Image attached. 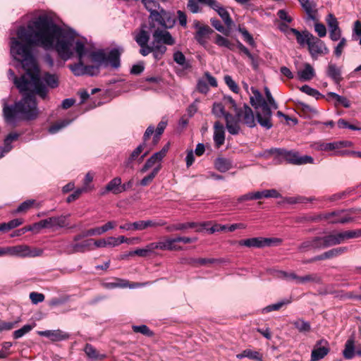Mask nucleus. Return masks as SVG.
I'll use <instances>...</instances> for the list:
<instances>
[{
	"label": "nucleus",
	"mask_w": 361,
	"mask_h": 361,
	"mask_svg": "<svg viewBox=\"0 0 361 361\" xmlns=\"http://www.w3.org/2000/svg\"><path fill=\"white\" fill-rule=\"evenodd\" d=\"M11 54L21 63L25 71L19 80H15V85L23 95L22 99L13 106L4 104L3 109L6 121L15 124L20 119H35L39 114L35 95L42 99H48L49 88L57 87L59 81L56 74L44 73L39 76L32 50L28 46H23L16 37L11 38Z\"/></svg>",
	"instance_id": "obj_1"
},
{
	"label": "nucleus",
	"mask_w": 361,
	"mask_h": 361,
	"mask_svg": "<svg viewBox=\"0 0 361 361\" xmlns=\"http://www.w3.org/2000/svg\"><path fill=\"white\" fill-rule=\"evenodd\" d=\"M23 46H28L32 50V46L42 47L45 50L54 49L63 61L73 56V49L78 41L66 35L62 29L46 15L39 16L35 20L28 23L26 27L20 26L16 32Z\"/></svg>",
	"instance_id": "obj_2"
},
{
	"label": "nucleus",
	"mask_w": 361,
	"mask_h": 361,
	"mask_svg": "<svg viewBox=\"0 0 361 361\" xmlns=\"http://www.w3.org/2000/svg\"><path fill=\"white\" fill-rule=\"evenodd\" d=\"M251 91L250 104L256 109L257 120L261 126L270 129L272 127V112L259 91L255 87H251Z\"/></svg>",
	"instance_id": "obj_3"
},
{
	"label": "nucleus",
	"mask_w": 361,
	"mask_h": 361,
	"mask_svg": "<svg viewBox=\"0 0 361 361\" xmlns=\"http://www.w3.org/2000/svg\"><path fill=\"white\" fill-rule=\"evenodd\" d=\"M152 37L151 47L153 56L156 60H159L167 50L166 45L172 46L175 44L176 40L169 31L159 28L154 30Z\"/></svg>",
	"instance_id": "obj_4"
},
{
	"label": "nucleus",
	"mask_w": 361,
	"mask_h": 361,
	"mask_svg": "<svg viewBox=\"0 0 361 361\" xmlns=\"http://www.w3.org/2000/svg\"><path fill=\"white\" fill-rule=\"evenodd\" d=\"M75 51L78 57V62L71 64L68 67L76 76L85 75V57L86 56V49L83 42L78 41L75 44Z\"/></svg>",
	"instance_id": "obj_5"
},
{
	"label": "nucleus",
	"mask_w": 361,
	"mask_h": 361,
	"mask_svg": "<svg viewBox=\"0 0 361 361\" xmlns=\"http://www.w3.org/2000/svg\"><path fill=\"white\" fill-rule=\"evenodd\" d=\"M279 238H269L262 237L250 238L240 240L238 242L240 246H245L250 248H262L271 246L274 243H281Z\"/></svg>",
	"instance_id": "obj_6"
},
{
	"label": "nucleus",
	"mask_w": 361,
	"mask_h": 361,
	"mask_svg": "<svg viewBox=\"0 0 361 361\" xmlns=\"http://www.w3.org/2000/svg\"><path fill=\"white\" fill-rule=\"evenodd\" d=\"M192 26L196 30L194 38L200 45L206 47L207 39L209 35L213 32V30L209 26L201 23L197 20H193Z\"/></svg>",
	"instance_id": "obj_7"
},
{
	"label": "nucleus",
	"mask_w": 361,
	"mask_h": 361,
	"mask_svg": "<svg viewBox=\"0 0 361 361\" xmlns=\"http://www.w3.org/2000/svg\"><path fill=\"white\" fill-rule=\"evenodd\" d=\"M319 219L326 220L329 224H346L353 221L346 211L339 210L324 213L319 216Z\"/></svg>",
	"instance_id": "obj_8"
},
{
	"label": "nucleus",
	"mask_w": 361,
	"mask_h": 361,
	"mask_svg": "<svg viewBox=\"0 0 361 361\" xmlns=\"http://www.w3.org/2000/svg\"><path fill=\"white\" fill-rule=\"evenodd\" d=\"M310 39L307 47L310 55L312 58H316L318 55H325L329 54V49L325 43L320 39L314 35H309Z\"/></svg>",
	"instance_id": "obj_9"
},
{
	"label": "nucleus",
	"mask_w": 361,
	"mask_h": 361,
	"mask_svg": "<svg viewBox=\"0 0 361 361\" xmlns=\"http://www.w3.org/2000/svg\"><path fill=\"white\" fill-rule=\"evenodd\" d=\"M209 222L196 223V222H186V223H176L169 225L166 227V231L168 232H173L176 231H185L189 228L195 229L196 232H201L204 228H206Z\"/></svg>",
	"instance_id": "obj_10"
},
{
	"label": "nucleus",
	"mask_w": 361,
	"mask_h": 361,
	"mask_svg": "<svg viewBox=\"0 0 361 361\" xmlns=\"http://www.w3.org/2000/svg\"><path fill=\"white\" fill-rule=\"evenodd\" d=\"M330 351L329 343L325 339L317 341L311 353L310 361H319L323 359Z\"/></svg>",
	"instance_id": "obj_11"
},
{
	"label": "nucleus",
	"mask_w": 361,
	"mask_h": 361,
	"mask_svg": "<svg viewBox=\"0 0 361 361\" xmlns=\"http://www.w3.org/2000/svg\"><path fill=\"white\" fill-rule=\"evenodd\" d=\"M281 155L289 163L295 165L312 164L313 158L308 155L300 156L299 153L294 151H284Z\"/></svg>",
	"instance_id": "obj_12"
},
{
	"label": "nucleus",
	"mask_w": 361,
	"mask_h": 361,
	"mask_svg": "<svg viewBox=\"0 0 361 361\" xmlns=\"http://www.w3.org/2000/svg\"><path fill=\"white\" fill-rule=\"evenodd\" d=\"M169 149V144H166L159 152L154 153L149 159H147L145 165L140 169L141 173H145L150 168L156 167L161 165V161L166 156Z\"/></svg>",
	"instance_id": "obj_13"
},
{
	"label": "nucleus",
	"mask_w": 361,
	"mask_h": 361,
	"mask_svg": "<svg viewBox=\"0 0 361 361\" xmlns=\"http://www.w3.org/2000/svg\"><path fill=\"white\" fill-rule=\"evenodd\" d=\"M326 23L329 30L330 39L334 42L339 40L341 38V30L337 18L332 13H329L326 18Z\"/></svg>",
	"instance_id": "obj_14"
},
{
	"label": "nucleus",
	"mask_w": 361,
	"mask_h": 361,
	"mask_svg": "<svg viewBox=\"0 0 361 361\" xmlns=\"http://www.w3.org/2000/svg\"><path fill=\"white\" fill-rule=\"evenodd\" d=\"M41 226L44 228L57 230L58 228L66 227L68 225L66 216H53L46 219L41 220Z\"/></svg>",
	"instance_id": "obj_15"
},
{
	"label": "nucleus",
	"mask_w": 361,
	"mask_h": 361,
	"mask_svg": "<svg viewBox=\"0 0 361 361\" xmlns=\"http://www.w3.org/2000/svg\"><path fill=\"white\" fill-rule=\"evenodd\" d=\"M235 116L240 121H243L250 128L255 126V119L252 110L246 104L242 109H238Z\"/></svg>",
	"instance_id": "obj_16"
},
{
	"label": "nucleus",
	"mask_w": 361,
	"mask_h": 361,
	"mask_svg": "<svg viewBox=\"0 0 361 361\" xmlns=\"http://www.w3.org/2000/svg\"><path fill=\"white\" fill-rule=\"evenodd\" d=\"M199 1L202 2V4H207L215 10L220 17L222 18L225 24L227 27H230L233 23V20L230 17L228 12L223 7L220 6V4L216 0H198Z\"/></svg>",
	"instance_id": "obj_17"
},
{
	"label": "nucleus",
	"mask_w": 361,
	"mask_h": 361,
	"mask_svg": "<svg viewBox=\"0 0 361 361\" xmlns=\"http://www.w3.org/2000/svg\"><path fill=\"white\" fill-rule=\"evenodd\" d=\"M39 254L36 251H33L26 245H17L15 246H9V257H35Z\"/></svg>",
	"instance_id": "obj_18"
},
{
	"label": "nucleus",
	"mask_w": 361,
	"mask_h": 361,
	"mask_svg": "<svg viewBox=\"0 0 361 361\" xmlns=\"http://www.w3.org/2000/svg\"><path fill=\"white\" fill-rule=\"evenodd\" d=\"M93 239H87L79 243L73 239V242L67 245L66 252L68 254L83 252L86 250H93Z\"/></svg>",
	"instance_id": "obj_19"
},
{
	"label": "nucleus",
	"mask_w": 361,
	"mask_h": 361,
	"mask_svg": "<svg viewBox=\"0 0 361 361\" xmlns=\"http://www.w3.org/2000/svg\"><path fill=\"white\" fill-rule=\"evenodd\" d=\"M323 248L322 237H314L302 242L299 246L301 252H307L314 249Z\"/></svg>",
	"instance_id": "obj_20"
},
{
	"label": "nucleus",
	"mask_w": 361,
	"mask_h": 361,
	"mask_svg": "<svg viewBox=\"0 0 361 361\" xmlns=\"http://www.w3.org/2000/svg\"><path fill=\"white\" fill-rule=\"evenodd\" d=\"M39 336L49 338L52 341H59L68 338V335L62 331L57 330H46L37 332Z\"/></svg>",
	"instance_id": "obj_21"
},
{
	"label": "nucleus",
	"mask_w": 361,
	"mask_h": 361,
	"mask_svg": "<svg viewBox=\"0 0 361 361\" xmlns=\"http://www.w3.org/2000/svg\"><path fill=\"white\" fill-rule=\"evenodd\" d=\"M214 141L217 148L220 147L225 141V130L223 125L216 121L214 126Z\"/></svg>",
	"instance_id": "obj_22"
},
{
	"label": "nucleus",
	"mask_w": 361,
	"mask_h": 361,
	"mask_svg": "<svg viewBox=\"0 0 361 361\" xmlns=\"http://www.w3.org/2000/svg\"><path fill=\"white\" fill-rule=\"evenodd\" d=\"M157 244L158 249L161 250L179 251L183 250L181 246L176 245L175 238H166L164 240L157 242Z\"/></svg>",
	"instance_id": "obj_23"
},
{
	"label": "nucleus",
	"mask_w": 361,
	"mask_h": 361,
	"mask_svg": "<svg viewBox=\"0 0 361 361\" xmlns=\"http://www.w3.org/2000/svg\"><path fill=\"white\" fill-rule=\"evenodd\" d=\"M239 120L231 114L226 116V126L228 133L231 135H237L240 131Z\"/></svg>",
	"instance_id": "obj_24"
},
{
	"label": "nucleus",
	"mask_w": 361,
	"mask_h": 361,
	"mask_svg": "<svg viewBox=\"0 0 361 361\" xmlns=\"http://www.w3.org/2000/svg\"><path fill=\"white\" fill-rule=\"evenodd\" d=\"M122 52V49H111L106 56V62H109L114 68H118L120 66V56Z\"/></svg>",
	"instance_id": "obj_25"
},
{
	"label": "nucleus",
	"mask_w": 361,
	"mask_h": 361,
	"mask_svg": "<svg viewBox=\"0 0 361 361\" xmlns=\"http://www.w3.org/2000/svg\"><path fill=\"white\" fill-rule=\"evenodd\" d=\"M112 192L115 195L122 192L121 178L116 177L113 178L105 187V190L102 192L104 195L107 192Z\"/></svg>",
	"instance_id": "obj_26"
},
{
	"label": "nucleus",
	"mask_w": 361,
	"mask_h": 361,
	"mask_svg": "<svg viewBox=\"0 0 361 361\" xmlns=\"http://www.w3.org/2000/svg\"><path fill=\"white\" fill-rule=\"evenodd\" d=\"M297 74L300 80L308 81L314 77L315 71L310 63H305L304 64V68L298 71Z\"/></svg>",
	"instance_id": "obj_27"
},
{
	"label": "nucleus",
	"mask_w": 361,
	"mask_h": 361,
	"mask_svg": "<svg viewBox=\"0 0 361 361\" xmlns=\"http://www.w3.org/2000/svg\"><path fill=\"white\" fill-rule=\"evenodd\" d=\"M290 32L293 34L297 39V42L300 46H304L305 44H308L310 39V37L309 35H313L307 30H304L302 32L298 31V30L295 28L289 29Z\"/></svg>",
	"instance_id": "obj_28"
},
{
	"label": "nucleus",
	"mask_w": 361,
	"mask_h": 361,
	"mask_svg": "<svg viewBox=\"0 0 361 361\" xmlns=\"http://www.w3.org/2000/svg\"><path fill=\"white\" fill-rule=\"evenodd\" d=\"M326 73L336 83H339L342 80L341 68L334 63L328 65Z\"/></svg>",
	"instance_id": "obj_29"
},
{
	"label": "nucleus",
	"mask_w": 361,
	"mask_h": 361,
	"mask_svg": "<svg viewBox=\"0 0 361 361\" xmlns=\"http://www.w3.org/2000/svg\"><path fill=\"white\" fill-rule=\"evenodd\" d=\"M214 167L219 171L224 173L232 168V162L228 159L218 157L214 161Z\"/></svg>",
	"instance_id": "obj_30"
},
{
	"label": "nucleus",
	"mask_w": 361,
	"mask_h": 361,
	"mask_svg": "<svg viewBox=\"0 0 361 361\" xmlns=\"http://www.w3.org/2000/svg\"><path fill=\"white\" fill-rule=\"evenodd\" d=\"M355 338L352 336L347 340L345 344V348L343 351V355L345 359L350 360L355 356Z\"/></svg>",
	"instance_id": "obj_31"
},
{
	"label": "nucleus",
	"mask_w": 361,
	"mask_h": 361,
	"mask_svg": "<svg viewBox=\"0 0 361 361\" xmlns=\"http://www.w3.org/2000/svg\"><path fill=\"white\" fill-rule=\"evenodd\" d=\"M291 324L300 333L306 334L310 332L311 331L310 323L309 322L305 321L303 319H297L291 322Z\"/></svg>",
	"instance_id": "obj_32"
},
{
	"label": "nucleus",
	"mask_w": 361,
	"mask_h": 361,
	"mask_svg": "<svg viewBox=\"0 0 361 361\" xmlns=\"http://www.w3.org/2000/svg\"><path fill=\"white\" fill-rule=\"evenodd\" d=\"M84 350L89 358L94 360H102L106 357L105 355L99 353L96 348L90 344H86Z\"/></svg>",
	"instance_id": "obj_33"
},
{
	"label": "nucleus",
	"mask_w": 361,
	"mask_h": 361,
	"mask_svg": "<svg viewBox=\"0 0 361 361\" xmlns=\"http://www.w3.org/2000/svg\"><path fill=\"white\" fill-rule=\"evenodd\" d=\"M86 56H87L92 62L98 63L97 66L106 63V56L102 51L87 52L86 51Z\"/></svg>",
	"instance_id": "obj_34"
},
{
	"label": "nucleus",
	"mask_w": 361,
	"mask_h": 361,
	"mask_svg": "<svg viewBox=\"0 0 361 361\" xmlns=\"http://www.w3.org/2000/svg\"><path fill=\"white\" fill-rule=\"evenodd\" d=\"M145 27V26H142L140 30L135 36V40L138 45H145L148 44L149 34L144 29Z\"/></svg>",
	"instance_id": "obj_35"
},
{
	"label": "nucleus",
	"mask_w": 361,
	"mask_h": 361,
	"mask_svg": "<svg viewBox=\"0 0 361 361\" xmlns=\"http://www.w3.org/2000/svg\"><path fill=\"white\" fill-rule=\"evenodd\" d=\"M236 357L240 360L244 357L256 360H262V355L257 351L252 350L250 349L244 350L241 353L238 354Z\"/></svg>",
	"instance_id": "obj_36"
},
{
	"label": "nucleus",
	"mask_w": 361,
	"mask_h": 361,
	"mask_svg": "<svg viewBox=\"0 0 361 361\" xmlns=\"http://www.w3.org/2000/svg\"><path fill=\"white\" fill-rule=\"evenodd\" d=\"M103 234L101 226L90 228L83 232L82 234L78 235L74 237L75 241H78L84 237L101 235Z\"/></svg>",
	"instance_id": "obj_37"
},
{
	"label": "nucleus",
	"mask_w": 361,
	"mask_h": 361,
	"mask_svg": "<svg viewBox=\"0 0 361 361\" xmlns=\"http://www.w3.org/2000/svg\"><path fill=\"white\" fill-rule=\"evenodd\" d=\"M310 18H314L315 4L312 0H298Z\"/></svg>",
	"instance_id": "obj_38"
},
{
	"label": "nucleus",
	"mask_w": 361,
	"mask_h": 361,
	"mask_svg": "<svg viewBox=\"0 0 361 361\" xmlns=\"http://www.w3.org/2000/svg\"><path fill=\"white\" fill-rule=\"evenodd\" d=\"M348 250V248L347 247H339L334 248L324 252V257H325V259H331L341 255L342 254L346 252Z\"/></svg>",
	"instance_id": "obj_39"
},
{
	"label": "nucleus",
	"mask_w": 361,
	"mask_h": 361,
	"mask_svg": "<svg viewBox=\"0 0 361 361\" xmlns=\"http://www.w3.org/2000/svg\"><path fill=\"white\" fill-rule=\"evenodd\" d=\"M291 302V299H283L275 304H272L267 306L263 309L264 312H270L272 311H277L280 310L284 305H288Z\"/></svg>",
	"instance_id": "obj_40"
},
{
	"label": "nucleus",
	"mask_w": 361,
	"mask_h": 361,
	"mask_svg": "<svg viewBox=\"0 0 361 361\" xmlns=\"http://www.w3.org/2000/svg\"><path fill=\"white\" fill-rule=\"evenodd\" d=\"M161 166L160 164L157 165L156 167H154L152 170V171L148 175L144 177L140 180V185L142 186H146L149 185L150 183L152 182L155 176L157 175L159 171L161 169Z\"/></svg>",
	"instance_id": "obj_41"
},
{
	"label": "nucleus",
	"mask_w": 361,
	"mask_h": 361,
	"mask_svg": "<svg viewBox=\"0 0 361 361\" xmlns=\"http://www.w3.org/2000/svg\"><path fill=\"white\" fill-rule=\"evenodd\" d=\"M213 114L218 117H224L226 118V115H231V114L225 111L224 106L221 103H214L212 108Z\"/></svg>",
	"instance_id": "obj_42"
},
{
	"label": "nucleus",
	"mask_w": 361,
	"mask_h": 361,
	"mask_svg": "<svg viewBox=\"0 0 361 361\" xmlns=\"http://www.w3.org/2000/svg\"><path fill=\"white\" fill-rule=\"evenodd\" d=\"M146 9H147L150 14L156 12L159 8V4L157 0H141Z\"/></svg>",
	"instance_id": "obj_43"
},
{
	"label": "nucleus",
	"mask_w": 361,
	"mask_h": 361,
	"mask_svg": "<svg viewBox=\"0 0 361 361\" xmlns=\"http://www.w3.org/2000/svg\"><path fill=\"white\" fill-rule=\"evenodd\" d=\"M35 326V324H33L32 325H30V324L24 325L22 328H20L13 332V338L16 339H18V338L23 337L25 334L30 332Z\"/></svg>",
	"instance_id": "obj_44"
},
{
	"label": "nucleus",
	"mask_w": 361,
	"mask_h": 361,
	"mask_svg": "<svg viewBox=\"0 0 361 361\" xmlns=\"http://www.w3.org/2000/svg\"><path fill=\"white\" fill-rule=\"evenodd\" d=\"M176 23V19L172 16V15L166 11L164 13V21L162 23V27L164 28H171L174 26Z\"/></svg>",
	"instance_id": "obj_45"
},
{
	"label": "nucleus",
	"mask_w": 361,
	"mask_h": 361,
	"mask_svg": "<svg viewBox=\"0 0 361 361\" xmlns=\"http://www.w3.org/2000/svg\"><path fill=\"white\" fill-rule=\"evenodd\" d=\"M214 42L219 47H226L233 49V44L226 38L220 35H216Z\"/></svg>",
	"instance_id": "obj_46"
},
{
	"label": "nucleus",
	"mask_w": 361,
	"mask_h": 361,
	"mask_svg": "<svg viewBox=\"0 0 361 361\" xmlns=\"http://www.w3.org/2000/svg\"><path fill=\"white\" fill-rule=\"evenodd\" d=\"M323 248L334 246L337 245L336 238L334 233L329 235L322 237Z\"/></svg>",
	"instance_id": "obj_47"
},
{
	"label": "nucleus",
	"mask_w": 361,
	"mask_h": 361,
	"mask_svg": "<svg viewBox=\"0 0 361 361\" xmlns=\"http://www.w3.org/2000/svg\"><path fill=\"white\" fill-rule=\"evenodd\" d=\"M321 277L319 276L317 274H307L304 276H301L300 278V284H303L307 282H314L317 283H319L321 282Z\"/></svg>",
	"instance_id": "obj_48"
},
{
	"label": "nucleus",
	"mask_w": 361,
	"mask_h": 361,
	"mask_svg": "<svg viewBox=\"0 0 361 361\" xmlns=\"http://www.w3.org/2000/svg\"><path fill=\"white\" fill-rule=\"evenodd\" d=\"M300 90L301 92H302L310 96L314 97L316 99H319V97H322V94L319 93V91H317V90H315L314 88H312L311 87H310L307 85H302L300 88Z\"/></svg>",
	"instance_id": "obj_49"
},
{
	"label": "nucleus",
	"mask_w": 361,
	"mask_h": 361,
	"mask_svg": "<svg viewBox=\"0 0 361 361\" xmlns=\"http://www.w3.org/2000/svg\"><path fill=\"white\" fill-rule=\"evenodd\" d=\"M200 3L202 2L198 0H189L187 4V8L192 13H199L202 11Z\"/></svg>",
	"instance_id": "obj_50"
},
{
	"label": "nucleus",
	"mask_w": 361,
	"mask_h": 361,
	"mask_svg": "<svg viewBox=\"0 0 361 361\" xmlns=\"http://www.w3.org/2000/svg\"><path fill=\"white\" fill-rule=\"evenodd\" d=\"M224 81H225L226 84L227 85V86L230 88V90L232 92H233L235 93H238L239 90H240L239 87L237 85V83L233 80L231 76H230L228 75H225Z\"/></svg>",
	"instance_id": "obj_51"
},
{
	"label": "nucleus",
	"mask_w": 361,
	"mask_h": 361,
	"mask_svg": "<svg viewBox=\"0 0 361 361\" xmlns=\"http://www.w3.org/2000/svg\"><path fill=\"white\" fill-rule=\"evenodd\" d=\"M164 13H166V11L161 8L160 11H157L156 12L150 14V18L152 20L157 22L161 26H162V23L164 21Z\"/></svg>",
	"instance_id": "obj_52"
},
{
	"label": "nucleus",
	"mask_w": 361,
	"mask_h": 361,
	"mask_svg": "<svg viewBox=\"0 0 361 361\" xmlns=\"http://www.w3.org/2000/svg\"><path fill=\"white\" fill-rule=\"evenodd\" d=\"M280 277H281L287 281L294 280L296 283H298V284L300 283V278H301V276L296 275L293 272L288 273L286 271H280Z\"/></svg>",
	"instance_id": "obj_53"
},
{
	"label": "nucleus",
	"mask_w": 361,
	"mask_h": 361,
	"mask_svg": "<svg viewBox=\"0 0 361 361\" xmlns=\"http://www.w3.org/2000/svg\"><path fill=\"white\" fill-rule=\"evenodd\" d=\"M35 204V200H30L21 203L18 209H16L17 213L26 212L29 210Z\"/></svg>",
	"instance_id": "obj_54"
},
{
	"label": "nucleus",
	"mask_w": 361,
	"mask_h": 361,
	"mask_svg": "<svg viewBox=\"0 0 361 361\" xmlns=\"http://www.w3.org/2000/svg\"><path fill=\"white\" fill-rule=\"evenodd\" d=\"M93 180V175L91 173H87L83 181V187L81 188L86 192L92 190L93 187L90 185V183Z\"/></svg>",
	"instance_id": "obj_55"
},
{
	"label": "nucleus",
	"mask_w": 361,
	"mask_h": 361,
	"mask_svg": "<svg viewBox=\"0 0 361 361\" xmlns=\"http://www.w3.org/2000/svg\"><path fill=\"white\" fill-rule=\"evenodd\" d=\"M238 48L240 49V51H242L243 54H245L252 61V65L254 67H257V64L255 63V56L250 53V51L248 50L247 47H245L242 43L238 42Z\"/></svg>",
	"instance_id": "obj_56"
},
{
	"label": "nucleus",
	"mask_w": 361,
	"mask_h": 361,
	"mask_svg": "<svg viewBox=\"0 0 361 361\" xmlns=\"http://www.w3.org/2000/svg\"><path fill=\"white\" fill-rule=\"evenodd\" d=\"M239 32L242 34L244 40L247 42L250 45L254 47L255 45V42L252 36L248 32V31L245 28H239Z\"/></svg>",
	"instance_id": "obj_57"
},
{
	"label": "nucleus",
	"mask_w": 361,
	"mask_h": 361,
	"mask_svg": "<svg viewBox=\"0 0 361 361\" xmlns=\"http://www.w3.org/2000/svg\"><path fill=\"white\" fill-rule=\"evenodd\" d=\"M146 229L148 228H156L159 226H163L166 224V221L163 220H145Z\"/></svg>",
	"instance_id": "obj_58"
},
{
	"label": "nucleus",
	"mask_w": 361,
	"mask_h": 361,
	"mask_svg": "<svg viewBox=\"0 0 361 361\" xmlns=\"http://www.w3.org/2000/svg\"><path fill=\"white\" fill-rule=\"evenodd\" d=\"M69 124V121H61L60 122H58L56 123V124L51 126L49 129V132L50 133H57L59 130L62 129L63 128L66 127V126H68Z\"/></svg>",
	"instance_id": "obj_59"
},
{
	"label": "nucleus",
	"mask_w": 361,
	"mask_h": 361,
	"mask_svg": "<svg viewBox=\"0 0 361 361\" xmlns=\"http://www.w3.org/2000/svg\"><path fill=\"white\" fill-rule=\"evenodd\" d=\"M133 330L135 333H140L143 335L151 336L152 331L146 325L133 326Z\"/></svg>",
	"instance_id": "obj_60"
},
{
	"label": "nucleus",
	"mask_w": 361,
	"mask_h": 361,
	"mask_svg": "<svg viewBox=\"0 0 361 361\" xmlns=\"http://www.w3.org/2000/svg\"><path fill=\"white\" fill-rule=\"evenodd\" d=\"M211 23L212 26L219 32H222L223 34L227 35H228V30H226L221 23V22L217 19H212Z\"/></svg>",
	"instance_id": "obj_61"
},
{
	"label": "nucleus",
	"mask_w": 361,
	"mask_h": 361,
	"mask_svg": "<svg viewBox=\"0 0 361 361\" xmlns=\"http://www.w3.org/2000/svg\"><path fill=\"white\" fill-rule=\"evenodd\" d=\"M145 143H142L141 145H140L133 152L132 154H130L128 160V162L130 163L131 161H133V160H135L138 157L139 155L141 154V152L143 151L144 148H145Z\"/></svg>",
	"instance_id": "obj_62"
},
{
	"label": "nucleus",
	"mask_w": 361,
	"mask_h": 361,
	"mask_svg": "<svg viewBox=\"0 0 361 361\" xmlns=\"http://www.w3.org/2000/svg\"><path fill=\"white\" fill-rule=\"evenodd\" d=\"M346 46V39L345 38H341L339 43L335 47L334 54L337 57H339Z\"/></svg>",
	"instance_id": "obj_63"
},
{
	"label": "nucleus",
	"mask_w": 361,
	"mask_h": 361,
	"mask_svg": "<svg viewBox=\"0 0 361 361\" xmlns=\"http://www.w3.org/2000/svg\"><path fill=\"white\" fill-rule=\"evenodd\" d=\"M314 31L317 33L319 37H324L326 35V29L324 24L316 23L314 24Z\"/></svg>",
	"instance_id": "obj_64"
}]
</instances>
